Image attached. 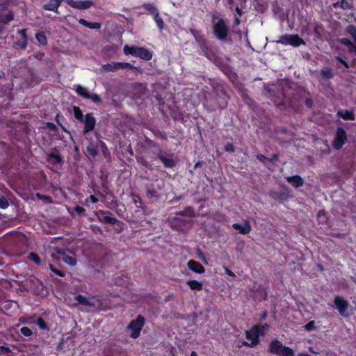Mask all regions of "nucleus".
Here are the masks:
<instances>
[{
  "label": "nucleus",
  "instance_id": "1",
  "mask_svg": "<svg viewBox=\"0 0 356 356\" xmlns=\"http://www.w3.org/2000/svg\"><path fill=\"white\" fill-rule=\"evenodd\" d=\"M268 352L277 356H295L294 350L291 348L284 346L277 339H274L270 342Z\"/></svg>",
  "mask_w": 356,
  "mask_h": 356
},
{
  "label": "nucleus",
  "instance_id": "2",
  "mask_svg": "<svg viewBox=\"0 0 356 356\" xmlns=\"http://www.w3.org/2000/svg\"><path fill=\"white\" fill-rule=\"evenodd\" d=\"M218 19V17L213 15L212 24H213V33L214 36L220 41H225L229 33L228 27L225 23V21L220 18L217 22H215Z\"/></svg>",
  "mask_w": 356,
  "mask_h": 356
},
{
  "label": "nucleus",
  "instance_id": "3",
  "mask_svg": "<svg viewBox=\"0 0 356 356\" xmlns=\"http://www.w3.org/2000/svg\"><path fill=\"white\" fill-rule=\"evenodd\" d=\"M145 142L149 146L158 148L156 157L161 161L164 167L168 168H172L176 165L177 162L172 158V155H170L168 157L164 156L163 151L160 147L159 143L154 142L153 140L147 138H146Z\"/></svg>",
  "mask_w": 356,
  "mask_h": 356
},
{
  "label": "nucleus",
  "instance_id": "4",
  "mask_svg": "<svg viewBox=\"0 0 356 356\" xmlns=\"http://www.w3.org/2000/svg\"><path fill=\"white\" fill-rule=\"evenodd\" d=\"M145 323V318L141 314L138 315L136 319L131 321L127 325V330L131 331L129 337L134 339L138 338Z\"/></svg>",
  "mask_w": 356,
  "mask_h": 356
},
{
  "label": "nucleus",
  "instance_id": "5",
  "mask_svg": "<svg viewBox=\"0 0 356 356\" xmlns=\"http://www.w3.org/2000/svg\"><path fill=\"white\" fill-rule=\"evenodd\" d=\"M278 44L283 45H291L294 47H300L302 44H305V40L298 34H284L279 37L276 41Z\"/></svg>",
  "mask_w": 356,
  "mask_h": 356
},
{
  "label": "nucleus",
  "instance_id": "6",
  "mask_svg": "<svg viewBox=\"0 0 356 356\" xmlns=\"http://www.w3.org/2000/svg\"><path fill=\"white\" fill-rule=\"evenodd\" d=\"M346 31L353 39L355 44L348 38H342L339 40L341 44L349 47L350 52H354L356 54V26L349 24L346 28Z\"/></svg>",
  "mask_w": 356,
  "mask_h": 356
},
{
  "label": "nucleus",
  "instance_id": "7",
  "mask_svg": "<svg viewBox=\"0 0 356 356\" xmlns=\"http://www.w3.org/2000/svg\"><path fill=\"white\" fill-rule=\"evenodd\" d=\"M348 140L347 133L342 127H338L334 138L332 143V147L336 150L341 149Z\"/></svg>",
  "mask_w": 356,
  "mask_h": 356
},
{
  "label": "nucleus",
  "instance_id": "8",
  "mask_svg": "<svg viewBox=\"0 0 356 356\" xmlns=\"http://www.w3.org/2000/svg\"><path fill=\"white\" fill-rule=\"evenodd\" d=\"M334 304L335 308L339 312V314L345 318L349 316V314L348 313V309L349 307L348 302L343 297L336 295L334 297Z\"/></svg>",
  "mask_w": 356,
  "mask_h": 356
},
{
  "label": "nucleus",
  "instance_id": "9",
  "mask_svg": "<svg viewBox=\"0 0 356 356\" xmlns=\"http://www.w3.org/2000/svg\"><path fill=\"white\" fill-rule=\"evenodd\" d=\"M56 253L59 255V257L55 253L51 254V257L53 261L58 260H62L64 263L70 265V266H74L76 264V259L74 256L69 255L65 250L57 249Z\"/></svg>",
  "mask_w": 356,
  "mask_h": 356
},
{
  "label": "nucleus",
  "instance_id": "10",
  "mask_svg": "<svg viewBox=\"0 0 356 356\" xmlns=\"http://www.w3.org/2000/svg\"><path fill=\"white\" fill-rule=\"evenodd\" d=\"M95 216L101 223L114 225L117 222V218L113 214L107 210H99L94 213Z\"/></svg>",
  "mask_w": 356,
  "mask_h": 356
},
{
  "label": "nucleus",
  "instance_id": "11",
  "mask_svg": "<svg viewBox=\"0 0 356 356\" xmlns=\"http://www.w3.org/2000/svg\"><path fill=\"white\" fill-rule=\"evenodd\" d=\"M8 2L0 3V22L3 24H8L14 19V13L8 9Z\"/></svg>",
  "mask_w": 356,
  "mask_h": 356
},
{
  "label": "nucleus",
  "instance_id": "12",
  "mask_svg": "<svg viewBox=\"0 0 356 356\" xmlns=\"http://www.w3.org/2000/svg\"><path fill=\"white\" fill-rule=\"evenodd\" d=\"M75 90L79 96L83 97L84 99H90L95 103L102 102V99L97 94L90 92L88 88L82 86L76 85Z\"/></svg>",
  "mask_w": 356,
  "mask_h": 356
},
{
  "label": "nucleus",
  "instance_id": "13",
  "mask_svg": "<svg viewBox=\"0 0 356 356\" xmlns=\"http://www.w3.org/2000/svg\"><path fill=\"white\" fill-rule=\"evenodd\" d=\"M47 162L51 165V170L56 171L62 168L64 163L63 158L54 152H51L47 155Z\"/></svg>",
  "mask_w": 356,
  "mask_h": 356
},
{
  "label": "nucleus",
  "instance_id": "14",
  "mask_svg": "<svg viewBox=\"0 0 356 356\" xmlns=\"http://www.w3.org/2000/svg\"><path fill=\"white\" fill-rule=\"evenodd\" d=\"M84 127L82 131L83 135L92 131L96 125V119L92 113H88L85 115L83 121Z\"/></svg>",
  "mask_w": 356,
  "mask_h": 356
},
{
  "label": "nucleus",
  "instance_id": "15",
  "mask_svg": "<svg viewBox=\"0 0 356 356\" xmlns=\"http://www.w3.org/2000/svg\"><path fill=\"white\" fill-rule=\"evenodd\" d=\"M201 51L203 53V55L207 57L209 60L216 63L217 60V56L215 52L212 50L211 47L209 46L208 41L207 39L198 44Z\"/></svg>",
  "mask_w": 356,
  "mask_h": 356
},
{
  "label": "nucleus",
  "instance_id": "16",
  "mask_svg": "<svg viewBox=\"0 0 356 356\" xmlns=\"http://www.w3.org/2000/svg\"><path fill=\"white\" fill-rule=\"evenodd\" d=\"M170 226L172 229L177 231H182L185 229L187 224L189 222L188 220L181 218L179 216L172 217L170 219Z\"/></svg>",
  "mask_w": 356,
  "mask_h": 356
},
{
  "label": "nucleus",
  "instance_id": "17",
  "mask_svg": "<svg viewBox=\"0 0 356 356\" xmlns=\"http://www.w3.org/2000/svg\"><path fill=\"white\" fill-rule=\"evenodd\" d=\"M245 337L248 340L250 341V348H254L260 343L259 337L257 327H252L251 329L245 331Z\"/></svg>",
  "mask_w": 356,
  "mask_h": 356
},
{
  "label": "nucleus",
  "instance_id": "18",
  "mask_svg": "<svg viewBox=\"0 0 356 356\" xmlns=\"http://www.w3.org/2000/svg\"><path fill=\"white\" fill-rule=\"evenodd\" d=\"M232 227L238 230V233L241 234H248L252 229L251 225L248 220H245L243 225L238 222L234 223Z\"/></svg>",
  "mask_w": 356,
  "mask_h": 356
},
{
  "label": "nucleus",
  "instance_id": "19",
  "mask_svg": "<svg viewBox=\"0 0 356 356\" xmlns=\"http://www.w3.org/2000/svg\"><path fill=\"white\" fill-rule=\"evenodd\" d=\"M188 268L193 272L202 274L204 273V267L198 261L195 260H189L187 263Z\"/></svg>",
  "mask_w": 356,
  "mask_h": 356
},
{
  "label": "nucleus",
  "instance_id": "20",
  "mask_svg": "<svg viewBox=\"0 0 356 356\" xmlns=\"http://www.w3.org/2000/svg\"><path fill=\"white\" fill-rule=\"evenodd\" d=\"M136 57H138L144 60H150L152 58V52L145 47H138Z\"/></svg>",
  "mask_w": 356,
  "mask_h": 356
},
{
  "label": "nucleus",
  "instance_id": "21",
  "mask_svg": "<svg viewBox=\"0 0 356 356\" xmlns=\"http://www.w3.org/2000/svg\"><path fill=\"white\" fill-rule=\"evenodd\" d=\"M63 0H49V1L42 6L45 10L54 11L58 13V8L60 6Z\"/></svg>",
  "mask_w": 356,
  "mask_h": 356
},
{
  "label": "nucleus",
  "instance_id": "22",
  "mask_svg": "<svg viewBox=\"0 0 356 356\" xmlns=\"http://www.w3.org/2000/svg\"><path fill=\"white\" fill-rule=\"evenodd\" d=\"M337 116L343 118L344 120H355V115L353 110H339L337 113Z\"/></svg>",
  "mask_w": 356,
  "mask_h": 356
},
{
  "label": "nucleus",
  "instance_id": "23",
  "mask_svg": "<svg viewBox=\"0 0 356 356\" xmlns=\"http://www.w3.org/2000/svg\"><path fill=\"white\" fill-rule=\"evenodd\" d=\"M287 181L294 188H299L304 184V180L300 175H293L286 178Z\"/></svg>",
  "mask_w": 356,
  "mask_h": 356
},
{
  "label": "nucleus",
  "instance_id": "24",
  "mask_svg": "<svg viewBox=\"0 0 356 356\" xmlns=\"http://www.w3.org/2000/svg\"><path fill=\"white\" fill-rule=\"evenodd\" d=\"M92 5V2L88 0H79L75 1L74 5H72V8L79 9V10H85L90 8Z\"/></svg>",
  "mask_w": 356,
  "mask_h": 356
},
{
  "label": "nucleus",
  "instance_id": "25",
  "mask_svg": "<svg viewBox=\"0 0 356 356\" xmlns=\"http://www.w3.org/2000/svg\"><path fill=\"white\" fill-rule=\"evenodd\" d=\"M177 216H185V217H195V212L194 209L191 207L188 206L186 207L183 211H178L175 213Z\"/></svg>",
  "mask_w": 356,
  "mask_h": 356
},
{
  "label": "nucleus",
  "instance_id": "26",
  "mask_svg": "<svg viewBox=\"0 0 356 356\" xmlns=\"http://www.w3.org/2000/svg\"><path fill=\"white\" fill-rule=\"evenodd\" d=\"M353 5V0H341L333 3L334 8H341L343 10H347L351 8Z\"/></svg>",
  "mask_w": 356,
  "mask_h": 356
},
{
  "label": "nucleus",
  "instance_id": "27",
  "mask_svg": "<svg viewBox=\"0 0 356 356\" xmlns=\"http://www.w3.org/2000/svg\"><path fill=\"white\" fill-rule=\"evenodd\" d=\"M189 32L193 36L197 44H200L201 42L206 40L204 35H202L198 30L190 29Z\"/></svg>",
  "mask_w": 356,
  "mask_h": 356
},
{
  "label": "nucleus",
  "instance_id": "28",
  "mask_svg": "<svg viewBox=\"0 0 356 356\" xmlns=\"http://www.w3.org/2000/svg\"><path fill=\"white\" fill-rule=\"evenodd\" d=\"M74 299L81 305L87 307H92L94 304L91 302L87 297L83 295L79 294L74 297Z\"/></svg>",
  "mask_w": 356,
  "mask_h": 356
},
{
  "label": "nucleus",
  "instance_id": "29",
  "mask_svg": "<svg viewBox=\"0 0 356 356\" xmlns=\"http://www.w3.org/2000/svg\"><path fill=\"white\" fill-rule=\"evenodd\" d=\"M186 284L191 290L201 291L203 288L202 283L195 280H188L186 282Z\"/></svg>",
  "mask_w": 356,
  "mask_h": 356
},
{
  "label": "nucleus",
  "instance_id": "30",
  "mask_svg": "<svg viewBox=\"0 0 356 356\" xmlns=\"http://www.w3.org/2000/svg\"><path fill=\"white\" fill-rule=\"evenodd\" d=\"M146 195L147 197L149 199L158 197L159 196L158 191L155 189L154 186L152 184L147 186Z\"/></svg>",
  "mask_w": 356,
  "mask_h": 356
},
{
  "label": "nucleus",
  "instance_id": "31",
  "mask_svg": "<svg viewBox=\"0 0 356 356\" xmlns=\"http://www.w3.org/2000/svg\"><path fill=\"white\" fill-rule=\"evenodd\" d=\"M115 65L118 66V69H128L131 70L133 71H139V68L137 67H135L134 65H131L129 63H125V62H115Z\"/></svg>",
  "mask_w": 356,
  "mask_h": 356
},
{
  "label": "nucleus",
  "instance_id": "32",
  "mask_svg": "<svg viewBox=\"0 0 356 356\" xmlns=\"http://www.w3.org/2000/svg\"><path fill=\"white\" fill-rule=\"evenodd\" d=\"M35 38L41 45L46 46L47 44V38L43 31L37 33L35 34Z\"/></svg>",
  "mask_w": 356,
  "mask_h": 356
},
{
  "label": "nucleus",
  "instance_id": "33",
  "mask_svg": "<svg viewBox=\"0 0 356 356\" xmlns=\"http://www.w3.org/2000/svg\"><path fill=\"white\" fill-rule=\"evenodd\" d=\"M143 8L147 11L153 17L159 13L158 9L151 3H145L143 6Z\"/></svg>",
  "mask_w": 356,
  "mask_h": 356
},
{
  "label": "nucleus",
  "instance_id": "34",
  "mask_svg": "<svg viewBox=\"0 0 356 356\" xmlns=\"http://www.w3.org/2000/svg\"><path fill=\"white\" fill-rule=\"evenodd\" d=\"M72 110L75 119L79 120V122H83L84 116L81 109L79 107L74 106H73Z\"/></svg>",
  "mask_w": 356,
  "mask_h": 356
},
{
  "label": "nucleus",
  "instance_id": "35",
  "mask_svg": "<svg viewBox=\"0 0 356 356\" xmlns=\"http://www.w3.org/2000/svg\"><path fill=\"white\" fill-rule=\"evenodd\" d=\"M138 47L125 45L123 48L125 55L136 56Z\"/></svg>",
  "mask_w": 356,
  "mask_h": 356
},
{
  "label": "nucleus",
  "instance_id": "36",
  "mask_svg": "<svg viewBox=\"0 0 356 356\" xmlns=\"http://www.w3.org/2000/svg\"><path fill=\"white\" fill-rule=\"evenodd\" d=\"M28 259L38 266H42V259L37 253L31 252L28 256Z\"/></svg>",
  "mask_w": 356,
  "mask_h": 356
},
{
  "label": "nucleus",
  "instance_id": "37",
  "mask_svg": "<svg viewBox=\"0 0 356 356\" xmlns=\"http://www.w3.org/2000/svg\"><path fill=\"white\" fill-rule=\"evenodd\" d=\"M320 74L321 77L325 80H330L333 78V74L330 68L321 70Z\"/></svg>",
  "mask_w": 356,
  "mask_h": 356
},
{
  "label": "nucleus",
  "instance_id": "38",
  "mask_svg": "<svg viewBox=\"0 0 356 356\" xmlns=\"http://www.w3.org/2000/svg\"><path fill=\"white\" fill-rule=\"evenodd\" d=\"M252 327H257V331L258 332V336L262 337L265 334V331L268 329L269 325L266 323L264 325H254Z\"/></svg>",
  "mask_w": 356,
  "mask_h": 356
},
{
  "label": "nucleus",
  "instance_id": "39",
  "mask_svg": "<svg viewBox=\"0 0 356 356\" xmlns=\"http://www.w3.org/2000/svg\"><path fill=\"white\" fill-rule=\"evenodd\" d=\"M48 266H49V269L51 270V271L53 272L56 275H58L59 277H64L65 276V273L63 270H61L60 269H59V268H56V266H54L53 264H49Z\"/></svg>",
  "mask_w": 356,
  "mask_h": 356
},
{
  "label": "nucleus",
  "instance_id": "40",
  "mask_svg": "<svg viewBox=\"0 0 356 356\" xmlns=\"http://www.w3.org/2000/svg\"><path fill=\"white\" fill-rule=\"evenodd\" d=\"M36 323L40 329L43 330H49L47 324L42 317L38 318Z\"/></svg>",
  "mask_w": 356,
  "mask_h": 356
},
{
  "label": "nucleus",
  "instance_id": "41",
  "mask_svg": "<svg viewBox=\"0 0 356 356\" xmlns=\"http://www.w3.org/2000/svg\"><path fill=\"white\" fill-rule=\"evenodd\" d=\"M138 162L143 167L152 170L153 169V164L148 162L146 159L141 158L140 159H138Z\"/></svg>",
  "mask_w": 356,
  "mask_h": 356
},
{
  "label": "nucleus",
  "instance_id": "42",
  "mask_svg": "<svg viewBox=\"0 0 356 356\" xmlns=\"http://www.w3.org/2000/svg\"><path fill=\"white\" fill-rule=\"evenodd\" d=\"M114 225H115V232L117 234H120L124 229V223L122 221L117 219V222H115Z\"/></svg>",
  "mask_w": 356,
  "mask_h": 356
},
{
  "label": "nucleus",
  "instance_id": "43",
  "mask_svg": "<svg viewBox=\"0 0 356 356\" xmlns=\"http://www.w3.org/2000/svg\"><path fill=\"white\" fill-rule=\"evenodd\" d=\"M154 21L160 30H162L164 27V22L162 18L159 16V13L154 16Z\"/></svg>",
  "mask_w": 356,
  "mask_h": 356
},
{
  "label": "nucleus",
  "instance_id": "44",
  "mask_svg": "<svg viewBox=\"0 0 356 356\" xmlns=\"http://www.w3.org/2000/svg\"><path fill=\"white\" fill-rule=\"evenodd\" d=\"M9 206L8 200L3 195H0V209H5Z\"/></svg>",
  "mask_w": 356,
  "mask_h": 356
},
{
  "label": "nucleus",
  "instance_id": "45",
  "mask_svg": "<svg viewBox=\"0 0 356 356\" xmlns=\"http://www.w3.org/2000/svg\"><path fill=\"white\" fill-rule=\"evenodd\" d=\"M86 150H87V152L88 153V154H90V156H92L93 157L96 156L98 154L97 149L95 147H94L93 145H88L86 147Z\"/></svg>",
  "mask_w": 356,
  "mask_h": 356
},
{
  "label": "nucleus",
  "instance_id": "46",
  "mask_svg": "<svg viewBox=\"0 0 356 356\" xmlns=\"http://www.w3.org/2000/svg\"><path fill=\"white\" fill-rule=\"evenodd\" d=\"M19 332L24 337H29L32 335L33 332L28 327H22L19 330Z\"/></svg>",
  "mask_w": 356,
  "mask_h": 356
},
{
  "label": "nucleus",
  "instance_id": "47",
  "mask_svg": "<svg viewBox=\"0 0 356 356\" xmlns=\"http://www.w3.org/2000/svg\"><path fill=\"white\" fill-rule=\"evenodd\" d=\"M37 196L40 199V200H44L45 202L47 203H51L52 202V199L50 196L49 195H41L40 193H38L37 194Z\"/></svg>",
  "mask_w": 356,
  "mask_h": 356
},
{
  "label": "nucleus",
  "instance_id": "48",
  "mask_svg": "<svg viewBox=\"0 0 356 356\" xmlns=\"http://www.w3.org/2000/svg\"><path fill=\"white\" fill-rule=\"evenodd\" d=\"M115 62H113L111 63H108L107 65H106L105 67L106 70L113 72L119 70L118 66L115 65Z\"/></svg>",
  "mask_w": 356,
  "mask_h": 356
},
{
  "label": "nucleus",
  "instance_id": "49",
  "mask_svg": "<svg viewBox=\"0 0 356 356\" xmlns=\"http://www.w3.org/2000/svg\"><path fill=\"white\" fill-rule=\"evenodd\" d=\"M305 328L306 330L307 331H312V330H315L316 328V326H315V321H309L305 325Z\"/></svg>",
  "mask_w": 356,
  "mask_h": 356
},
{
  "label": "nucleus",
  "instance_id": "50",
  "mask_svg": "<svg viewBox=\"0 0 356 356\" xmlns=\"http://www.w3.org/2000/svg\"><path fill=\"white\" fill-rule=\"evenodd\" d=\"M317 219H318L319 223L323 224L324 222H325L327 220V218L325 215V213L321 212V211L318 212V216H317Z\"/></svg>",
  "mask_w": 356,
  "mask_h": 356
},
{
  "label": "nucleus",
  "instance_id": "51",
  "mask_svg": "<svg viewBox=\"0 0 356 356\" xmlns=\"http://www.w3.org/2000/svg\"><path fill=\"white\" fill-rule=\"evenodd\" d=\"M86 205H88V202H91L92 204H95L98 202V199L93 195H90L88 198L86 199Z\"/></svg>",
  "mask_w": 356,
  "mask_h": 356
},
{
  "label": "nucleus",
  "instance_id": "52",
  "mask_svg": "<svg viewBox=\"0 0 356 356\" xmlns=\"http://www.w3.org/2000/svg\"><path fill=\"white\" fill-rule=\"evenodd\" d=\"M74 211L78 214V215H83L86 212V209L81 206L76 205L74 207Z\"/></svg>",
  "mask_w": 356,
  "mask_h": 356
},
{
  "label": "nucleus",
  "instance_id": "53",
  "mask_svg": "<svg viewBox=\"0 0 356 356\" xmlns=\"http://www.w3.org/2000/svg\"><path fill=\"white\" fill-rule=\"evenodd\" d=\"M225 151L227 152H234L235 148L232 143H228L225 145L224 148Z\"/></svg>",
  "mask_w": 356,
  "mask_h": 356
},
{
  "label": "nucleus",
  "instance_id": "54",
  "mask_svg": "<svg viewBox=\"0 0 356 356\" xmlns=\"http://www.w3.org/2000/svg\"><path fill=\"white\" fill-rule=\"evenodd\" d=\"M88 28L91 29H99L101 28V24L99 22H88Z\"/></svg>",
  "mask_w": 356,
  "mask_h": 356
},
{
  "label": "nucleus",
  "instance_id": "55",
  "mask_svg": "<svg viewBox=\"0 0 356 356\" xmlns=\"http://www.w3.org/2000/svg\"><path fill=\"white\" fill-rule=\"evenodd\" d=\"M91 229L95 233H99L100 234H103L102 229L99 226H98V225H91Z\"/></svg>",
  "mask_w": 356,
  "mask_h": 356
},
{
  "label": "nucleus",
  "instance_id": "56",
  "mask_svg": "<svg viewBox=\"0 0 356 356\" xmlns=\"http://www.w3.org/2000/svg\"><path fill=\"white\" fill-rule=\"evenodd\" d=\"M18 33L22 37L23 40H28V35H27V29H22L21 30L18 31Z\"/></svg>",
  "mask_w": 356,
  "mask_h": 356
},
{
  "label": "nucleus",
  "instance_id": "57",
  "mask_svg": "<svg viewBox=\"0 0 356 356\" xmlns=\"http://www.w3.org/2000/svg\"><path fill=\"white\" fill-rule=\"evenodd\" d=\"M46 127L52 131H57L58 129L57 127L55 125L54 123L48 122L46 123Z\"/></svg>",
  "mask_w": 356,
  "mask_h": 356
},
{
  "label": "nucleus",
  "instance_id": "58",
  "mask_svg": "<svg viewBox=\"0 0 356 356\" xmlns=\"http://www.w3.org/2000/svg\"><path fill=\"white\" fill-rule=\"evenodd\" d=\"M336 60H338L340 63H341L346 68H349L348 63L341 57L337 56L335 57Z\"/></svg>",
  "mask_w": 356,
  "mask_h": 356
},
{
  "label": "nucleus",
  "instance_id": "59",
  "mask_svg": "<svg viewBox=\"0 0 356 356\" xmlns=\"http://www.w3.org/2000/svg\"><path fill=\"white\" fill-rule=\"evenodd\" d=\"M11 349L9 347L1 346H0V353L1 354H6V353H11Z\"/></svg>",
  "mask_w": 356,
  "mask_h": 356
},
{
  "label": "nucleus",
  "instance_id": "60",
  "mask_svg": "<svg viewBox=\"0 0 356 356\" xmlns=\"http://www.w3.org/2000/svg\"><path fill=\"white\" fill-rule=\"evenodd\" d=\"M279 160L278 154H273L270 158H268V161L270 163H275Z\"/></svg>",
  "mask_w": 356,
  "mask_h": 356
},
{
  "label": "nucleus",
  "instance_id": "61",
  "mask_svg": "<svg viewBox=\"0 0 356 356\" xmlns=\"http://www.w3.org/2000/svg\"><path fill=\"white\" fill-rule=\"evenodd\" d=\"M273 197L274 198L280 200H285L286 198V195L284 193H275Z\"/></svg>",
  "mask_w": 356,
  "mask_h": 356
},
{
  "label": "nucleus",
  "instance_id": "62",
  "mask_svg": "<svg viewBox=\"0 0 356 356\" xmlns=\"http://www.w3.org/2000/svg\"><path fill=\"white\" fill-rule=\"evenodd\" d=\"M134 203L138 208H143V203L139 196H137V199H134Z\"/></svg>",
  "mask_w": 356,
  "mask_h": 356
},
{
  "label": "nucleus",
  "instance_id": "63",
  "mask_svg": "<svg viewBox=\"0 0 356 356\" xmlns=\"http://www.w3.org/2000/svg\"><path fill=\"white\" fill-rule=\"evenodd\" d=\"M257 159L261 163H265V161H268V158L263 154H257Z\"/></svg>",
  "mask_w": 356,
  "mask_h": 356
},
{
  "label": "nucleus",
  "instance_id": "64",
  "mask_svg": "<svg viewBox=\"0 0 356 356\" xmlns=\"http://www.w3.org/2000/svg\"><path fill=\"white\" fill-rule=\"evenodd\" d=\"M107 178H108L107 175H102L100 176V179L102 181V184L103 187H105L107 184Z\"/></svg>",
  "mask_w": 356,
  "mask_h": 356
}]
</instances>
